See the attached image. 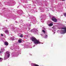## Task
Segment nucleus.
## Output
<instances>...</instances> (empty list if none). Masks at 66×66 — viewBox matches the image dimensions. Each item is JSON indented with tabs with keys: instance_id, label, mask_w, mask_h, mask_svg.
<instances>
[{
	"instance_id": "f257e3e1",
	"label": "nucleus",
	"mask_w": 66,
	"mask_h": 66,
	"mask_svg": "<svg viewBox=\"0 0 66 66\" xmlns=\"http://www.w3.org/2000/svg\"><path fill=\"white\" fill-rule=\"evenodd\" d=\"M31 39L32 41L34 42L35 45H38V44H40V42H39V40L36 39L34 37H31Z\"/></svg>"
},
{
	"instance_id": "f03ea898",
	"label": "nucleus",
	"mask_w": 66,
	"mask_h": 66,
	"mask_svg": "<svg viewBox=\"0 0 66 66\" xmlns=\"http://www.w3.org/2000/svg\"><path fill=\"white\" fill-rule=\"evenodd\" d=\"M10 52L8 51L7 52L4 57V60H5L8 59L10 57Z\"/></svg>"
},
{
	"instance_id": "7ed1b4c3",
	"label": "nucleus",
	"mask_w": 66,
	"mask_h": 66,
	"mask_svg": "<svg viewBox=\"0 0 66 66\" xmlns=\"http://www.w3.org/2000/svg\"><path fill=\"white\" fill-rule=\"evenodd\" d=\"M62 30L61 31V33L62 34H63V33H66V28L63 27L61 28Z\"/></svg>"
},
{
	"instance_id": "20e7f679",
	"label": "nucleus",
	"mask_w": 66,
	"mask_h": 66,
	"mask_svg": "<svg viewBox=\"0 0 66 66\" xmlns=\"http://www.w3.org/2000/svg\"><path fill=\"white\" fill-rule=\"evenodd\" d=\"M52 19L53 21L54 22H56V21H57V20L56 19L54 18V17H52Z\"/></svg>"
},
{
	"instance_id": "39448f33",
	"label": "nucleus",
	"mask_w": 66,
	"mask_h": 66,
	"mask_svg": "<svg viewBox=\"0 0 66 66\" xmlns=\"http://www.w3.org/2000/svg\"><path fill=\"white\" fill-rule=\"evenodd\" d=\"M37 31V29H33L31 30L30 31V32H35V31Z\"/></svg>"
},
{
	"instance_id": "423d86ee",
	"label": "nucleus",
	"mask_w": 66,
	"mask_h": 66,
	"mask_svg": "<svg viewBox=\"0 0 66 66\" xmlns=\"http://www.w3.org/2000/svg\"><path fill=\"white\" fill-rule=\"evenodd\" d=\"M32 66H39L38 65L36 64L35 63L31 64Z\"/></svg>"
},
{
	"instance_id": "0eeeda50",
	"label": "nucleus",
	"mask_w": 66,
	"mask_h": 66,
	"mask_svg": "<svg viewBox=\"0 0 66 66\" xmlns=\"http://www.w3.org/2000/svg\"><path fill=\"white\" fill-rule=\"evenodd\" d=\"M4 44L6 46H8L9 45V43H8V42H5Z\"/></svg>"
},
{
	"instance_id": "6e6552de",
	"label": "nucleus",
	"mask_w": 66,
	"mask_h": 66,
	"mask_svg": "<svg viewBox=\"0 0 66 66\" xmlns=\"http://www.w3.org/2000/svg\"><path fill=\"white\" fill-rule=\"evenodd\" d=\"M4 50H5V49L4 48H1V51L2 52H3L4 51Z\"/></svg>"
},
{
	"instance_id": "1a4fd4ad",
	"label": "nucleus",
	"mask_w": 66,
	"mask_h": 66,
	"mask_svg": "<svg viewBox=\"0 0 66 66\" xmlns=\"http://www.w3.org/2000/svg\"><path fill=\"white\" fill-rule=\"evenodd\" d=\"M21 39H20L18 40V42L20 43L21 42Z\"/></svg>"
},
{
	"instance_id": "9d476101",
	"label": "nucleus",
	"mask_w": 66,
	"mask_h": 66,
	"mask_svg": "<svg viewBox=\"0 0 66 66\" xmlns=\"http://www.w3.org/2000/svg\"><path fill=\"white\" fill-rule=\"evenodd\" d=\"M5 33H9V31H8V30H6L5 31Z\"/></svg>"
},
{
	"instance_id": "9b49d317",
	"label": "nucleus",
	"mask_w": 66,
	"mask_h": 66,
	"mask_svg": "<svg viewBox=\"0 0 66 66\" xmlns=\"http://www.w3.org/2000/svg\"><path fill=\"white\" fill-rule=\"evenodd\" d=\"M48 26H53V24L52 23H51L48 24Z\"/></svg>"
},
{
	"instance_id": "f8f14e48",
	"label": "nucleus",
	"mask_w": 66,
	"mask_h": 66,
	"mask_svg": "<svg viewBox=\"0 0 66 66\" xmlns=\"http://www.w3.org/2000/svg\"><path fill=\"white\" fill-rule=\"evenodd\" d=\"M47 37H48V36H47V35H45L44 37L45 38H47Z\"/></svg>"
},
{
	"instance_id": "ddd939ff",
	"label": "nucleus",
	"mask_w": 66,
	"mask_h": 66,
	"mask_svg": "<svg viewBox=\"0 0 66 66\" xmlns=\"http://www.w3.org/2000/svg\"><path fill=\"white\" fill-rule=\"evenodd\" d=\"M42 31L44 33V34H45V33H46V31L44 30H42Z\"/></svg>"
},
{
	"instance_id": "4468645a",
	"label": "nucleus",
	"mask_w": 66,
	"mask_h": 66,
	"mask_svg": "<svg viewBox=\"0 0 66 66\" xmlns=\"http://www.w3.org/2000/svg\"><path fill=\"white\" fill-rule=\"evenodd\" d=\"M2 58H0V62H1L2 61Z\"/></svg>"
},
{
	"instance_id": "2eb2a0df",
	"label": "nucleus",
	"mask_w": 66,
	"mask_h": 66,
	"mask_svg": "<svg viewBox=\"0 0 66 66\" xmlns=\"http://www.w3.org/2000/svg\"><path fill=\"white\" fill-rule=\"evenodd\" d=\"M64 16L66 17V13H65L63 14Z\"/></svg>"
},
{
	"instance_id": "dca6fc26",
	"label": "nucleus",
	"mask_w": 66,
	"mask_h": 66,
	"mask_svg": "<svg viewBox=\"0 0 66 66\" xmlns=\"http://www.w3.org/2000/svg\"><path fill=\"white\" fill-rule=\"evenodd\" d=\"M20 37H23V36H22V35H21L20 36Z\"/></svg>"
},
{
	"instance_id": "f3484780",
	"label": "nucleus",
	"mask_w": 66,
	"mask_h": 66,
	"mask_svg": "<svg viewBox=\"0 0 66 66\" xmlns=\"http://www.w3.org/2000/svg\"><path fill=\"white\" fill-rule=\"evenodd\" d=\"M14 40V38H12V40Z\"/></svg>"
},
{
	"instance_id": "a211bd4d",
	"label": "nucleus",
	"mask_w": 66,
	"mask_h": 66,
	"mask_svg": "<svg viewBox=\"0 0 66 66\" xmlns=\"http://www.w3.org/2000/svg\"><path fill=\"white\" fill-rule=\"evenodd\" d=\"M1 35L2 36H3V34H1Z\"/></svg>"
},
{
	"instance_id": "6ab92c4d",
	"label": "nucleus",
	"mask_w": 66,
	"mask_h": 66,
	"mask_svg": "<svg viewBox=\"0 0 66 66\" xmlns=\"http://www.w3.org/2000/svg\"><path fill=\"white\" fill-rule=\"evenodd\" d=\"M35 45H33V47H35Z\"/></svg>"
},
{
	"instance_id": "aec40b11",
	"label": "nucleus",
	"mask_w": 66,
	"mask_h": 66,
	"mask_svg": "<svg viewBox=\"0 0 66 66\" xmlns=\"http://www.w3.org/2000/svg\"><path fill=\"white\" fill-rule=\"evenodd\" d=\"M1 51H0V54H1Z\"/></svg>"
},
{
	"instance_id": "412c9836",
	"label": "nucleus",
	"mask_w": 66,
	"mask_h": 66,
	"mask_svg": "<svg viewBox=\"0 0 66 66\" xmlns=\"http://www.w3.org/2000/svg\"><path fill=\"white\" fill-rule=\"evenodd\" d=\"M43 29H44V30H45V28H43Z\"/></svg>"
},
{
	"instance_id": "4be33fe9",
	"label": "nucleus",
	"mask_w": 66,
	"mask_h": 66,
	"mask_svg": "<svg viewBox=\"0 0 66 66\" xmlns=\"http://www.w3.org/2000/svg\"><path fill=\"white\" fill-rule=\"evenodd\" d=\"M65 0H62V1H64Z\"/></svg>"
},
{
	"instance_id": "5701e85b",
	"label": "nucleus",
	"mask_w": 66,
	"mask_h": 66,
	"mask_svg": "<svg viewBox=\"0 0 66 66\" xmlns=\"http://www.w3.org/2000/svg\"><path fill=\"white\" fill-rule=\"evenodd\" d=\"M61 16H63V15H61Z\"/></svg>"
},
{
	"instance_id": "b1692460",
	"label": "nucleus",
	"mask_w": 66,
	"mask_h": 66,
	"mask_svg": "<svg viewBox=\"0 0 66 66\" xmlns=\"http://www.w3.org/2000/svg\"><path fill=\"white\" fill-rule=\"evenodd\" d=\"M55 33V32H54V34Z\"/></svg>"
}]
</instances>
